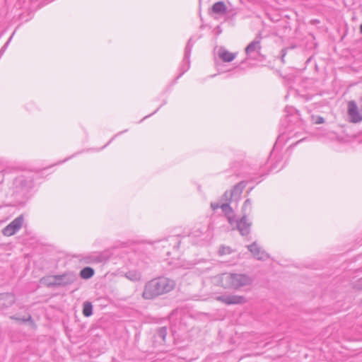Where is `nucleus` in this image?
Returning a JSON list of instances; mask_svg holds the SVG:
<instances>
[{
    "mask_svg": "<svg viewBox=\"0 0 362 362\" xmlns=\"http://www.w3.org/2000/svg\"><path fill=\"white\" fill-rule=\"evenodd\" d=\"M176 286V282L165 276L154 278L146 283L142 297L146 300H153L160 296L170 293Z\"/></svg>",
    "mask_w": 362,
    "mask_h": 362,
    "instance_id": "nucleus-1",
    "label": "nucleus"
},
{
    "mask_svg": "<svg viewBox=\"0 0 362 362\" xmlns=\"http://www.w3.org/2000/svg\"><path fill=\"white\" fill-rule=\"evenodd\" d=\"M219 281L224 288L239 290L243 287L250 286L253 279L245 274L224 273L220 276Z\"/></svg>",
    "mask_w": 362,
    "mask_h": 362,
    "instance_id": "nucleus-2",
    "label": "nucleus"
},
{
    "mask_svg": "<svg viewBox=\"0 0 362 362\" xmlns=\"http://www.w3.org/2000/svg\"><path fill=\"white\" fill-rule=\"evenodd\" d=\"M112 255V250H106L101 252H93L81 255L79 261L84 264H98L107 262Z\"/></svg>",
    "mask_w": 362,
    "mask_h": 362,
    "instance_id": "nucleus-3",
    "label": "nucleus"
},
{
    "mask_svg": "<svg viewBox=\"0 0 362 362\" xmlns=\"http://www.w3.org/2000/svg\"><path fill=\"white\" fill-rule=\"evenodd\" d=\"M261 34L257 35L255 38L245 47V52L248 59H257L261 54Z\"/></svg>",
    "mask_w": 362,
    "mask_h": 362,
    "instance_id": "nucleus-4",
    "label": "nucleus"
},
{
    "mask_svg": "<svg viewBox=\"0 0 362 362\" xmlns=\"http://www.w3.org/2000/svg\"><path fill=\"white\" fill-rule=\"evenodd\" d=\"M23 221V216H18L3 229V234L6 236H11L14 235L21 228Z\"/></svg>",
    "mask_w": 362,
    "mask_h": 362,
    "instance_id": "nucleus-5",
    "label": "nucleus"
},
{
    "mask_svg": "<svg viewBox=\"0 0 362 362\" xmlns=\"http://www.w3.org/2000/svg\"><path fill=\"white\" fill-rule=\"evenodd\" d=\"M216 300L226 305H242L247 302L245 297L239 295H222L216 298Z\"/></svg>",
    "mask_w": 362,
    "mask_h": 362,
    "instance_id": "nucleus-6",
    "label": "nucleus"
},
{
    "mask_svg": "<svg viewBox=\"0 0 362 362\" xmlns=\"http://www.w3.org/2000/svg\"><path fill=\"white\" fill-rule=\"evenodd\" d=\"M347 114L349 117V122L351 123H358L362 121V115L354 100H351L348 103Z\"/></svg>",
    "mask_w": 362,
    "mask_h": 362,
    "instance_id": "nucleus-7",
    "label": "nucleus"
},
{
    "mask_svg": "<svg viewBox=\"0 0 362 362\" xmlns=\"http://www.w3.org/2000/svg\"><path fill=\"white\" fill-rule=\"evenodd\" d=\"M233 225H235L242 235H247L250 232L252 223L247 218L246 214H244L240 220L236 221L235 219Z\"/></svg>",
    "mask_w": 362,
    "mask_h": 362,
    "instance_id": "nucleus-8",
    "label": "nucleus"
},
{
    "mask_svg": "<svg viewBox=\"0 0 362 362\" xmlns=\"http://www.w3.org/2000/svg\"><path fill=\"white\" fill-rule=\"evenodd\" d=\"M77 279L76 275L73 272H67L61 275H57V287L66 286L72 284Z\"/></svg>",
    "mask_w": 362,
    "mask_h": 362,
    "instance_id": "nucleus-9",
    "label": "nucleus"
},
{
    "mask_svg": "<svg viewBox=\"0 0 362 362\" xmlns=\"http://www.w3.org/2000/svg\"><path fill=\"white\" fill-rule=\"evenodd\" d=\"M247 249L253 255L254 257L258 260H266L269 258V255L259 247L256 242L247 245Z\"/></svg>",
    "mask_w": 362,
    "mask_h": 362,
    "instance_id": "nucleus-10",
    "label": "nucleus"
},
{
    "mask_svg": "<svg viewBox=\"0 0 362 362\" xmlns=\"http://www.w3.org/2000/svg\"><path fill=\"white\" fill-rule=\"evenodd\" d=\"M192 47H193V42H192V38H190L188 40V42L185 49L184 58L182 60L183 64L182 65V67H181L182 73L180 75L183 74L189 68V64H190L189 57H190Z\"/></svg>",
    "mask_w": 362,
    "mask_h": 362,
    "instance_id": "nucleus-11",
    "label": "nucleus"
},
{
    "mask_svg": "<svg viewBox=\"0 0 362 362\" xmlns=\"http://www.w3.org/2000/svg\"><path fill=\"white\" fill-rule=\"evenodd\" d=\"M219 58L224 62H230L236 57L237 54L230 52L224 47H220L218 52Z\"/></svg>",
    "mask_w": 362,
    "mask_h": 362,
    "instance_id": "nucleus-12",
    "label": "nucleus"
},
{
    "mask_svg": "<svg viewBox=\"0 0 362 362\" xmlns=\"http://www.w3.org/2000/svg\"><path fill=\"white\" fill-rule=\"evenodd\" d=\"M221 209H222V211L225 214L229 223L231 226H233V221H235V216L233 214V211L232 208L229 205V203H222L221 204Z\"/></svg>",
    "mask_w": 362,
    "mask_h": 362,
    "instance_id": "nucleus-13",
    "label": "nucleus"
},
{
    "mask_svg": "<svg viewBox=\"0 0 362 362\" xmlns=\"http://www.w3.org/2000/svg\"><path fill=\"white\" fill-rule=\"evenodd\" d=\"M211 9L212 13L218 15H223L227 12V7L223 1L216 2Z\"/></svg>",
    "mask_w": 362,
    "mask_h": 362,
    "instance_id": "nucleus-14",
    "label": "nucleus"
},
{
    "mask_svg": "<svg viewBox=\"0 0 362 362\" xmlns=\"http://www.w3.org/2000/svg\"><path fill=\"white\" fill-rule=\"evenodd\" d=\"M57 275L45 276L40 279V283L48 287H57Z\"/></svg>",
    "mask_w": 362,
    "mask_h": 362,
    "instance_id": "nucleus-15",
    "label": "nucleus"
},
{
    "mask_svg": "<svg viewBox=\"0 0 362 362\" xmlns=\"http://www.w3.org/2000/svg\"><path fill=\"white\" fill-rule=\"evenodd\" d=\"M124 276L132 281H138L141 279V274L137 270H129L125 273Z\"/></svg>",
    "mask_w": 362,
    "mask_h": 362,
    "instance_id": "nucleus-16",
    "label": "nucleus"
},
{
    "mask_svg": "<svg viewBox=\"0 0 362 362\" xmlns=\"http://www.w3.org/2000/svg\"><path fill=\"white\" fill-rule=\"evenodd\" d=\"M245 187V184L243 182H240L235 185L233 189L230 191V192L233 193V197H239Z\"/></svg>",
    "mask_w": 362,
    "mask_h": 362,
    "instance_id": "nucleus-17",
    "label": "nucleus"
},
{
    "mask_svg": "<svg viewBox=\"0 0 362 362\" xmlns=\"http://www.w3.org/2000/svg\"><path fill=\"white\" fill-rule=\"evenodd\" d=\"M95 274L94 269L91 267H86L80 272V276L83 279H90Z\"/></svg>",
    "mask_w": 362,
    "mask_h": 362,
    "instance_id": "nucleus-18",
    "label": "nucleus"
},
{
    "mask_svg": "<svg viewBox=\"0 0 362 362\" xmlns=\"http://www.w3.org/2000/svg\"><path fill=\"white\" fill-rule=\"evenodd\" d=\"M83 314L86 317H90L93 314V305L90 302H85L83 305Z\"/></svg>",
    "mask_w": 362,
    "mask_h": 362,
    "instance_id": "nucleus-19",
    "label": "nucleus"
},
{
    "mask_svg": "<svg viewBox=\"0 0 362 362\" xmlns=\"http://www.w3.org/2000/svg\"><path fill=\"white\" fill-rule=\"evenodd\" d=\"M252 211V201L247 199L245 201L243 206V211L244 214L250 213Z\"/></svg>",
    "mask_w": 362,
    "mask_h": 362,
    "instance_id": "nucleus-20",
    "label": "nucleus"
},
{
    "mask_svg": "<svg viewBox=\"0 0 362 362\" xmlns=\"http://www.w3.org/2000/svg\"><path fill=\"white\" fill-rule=\"evenodd\" d=\"M232 252V250L228 246L221 245L218 250V255L222 256L229 255Z\"/></svg>",
    "mask_w": 362,
    "mask_h": 362,
    "instance_id": "nucleus-21",
    "label": "nucleus"
},
{
    "mask_svg": "<svg viewBox=\"0 0 362 362\" xmlns=\"http://www.w3.org/2000/svg\"><path fill=\"white\" fill-rule=\"evenodd\" d=\"M158 336L165 341L167 335V328L165 327H160L158 330Z\"/></svg>",
    "mask_w": 362,
    "mask_h": 362,
    "instance_id": "nucleus-22",
    "label": "nucleus"
},
{
    "mask_svg": "<svg viewBox=\"0 0 362 362\" xmlns=\"http://www.w3.org/2000/svg\"><path fill=\"white\" fill-rule=\"evenodd\" d=\"M233 197V193H231L230 191H226L223 194L222 199L228 203L232 199Z\"/></svg>",
    "mask_w": 362,
    "mask_h": 362,
    "instance_id": "nucleus-23",
    "label": "nucleus"
},
{
    "mask_svg": "<svg viewBox=\"0 0 362 362\" xmlns=\"http://www.w3.org/2000/svg\"><path fill=\"white\" fill-rule=\"evenodd\" d=\"M11 318L14 319L18 321H22V322L30 321L32 320V317L30 315H29V317L28 318H20V317H11Z\"/></svg>",
    "mask_w": 362,
    "mask_h": 362,
    "instance_id": "nucleus-24",
    "label": "nucleus"
},
{
    "mask_svg": "<svg viewBox=\"0 0 362 362\" xmlns=\"http://www.w3.org/2000/svg\"><path fill=\"white\" fill-rule=\"evenodd\" d=\"M221 204L220 203L218 202H213L211 204V207L212 208L213 210H216L219 208H221Z\"/></svg>",
    "mask_w": 362,
    "mask_h": 362,
    "instance_id": "nucleus-25",
    "label": "nucleus"
},
{
    "mask_svg": "<svg viewBox=\"0 0 362 362\" xmlns=\"http://www.w3.org/2000/svg\"><path fill=\"white\" fill-rule=\"evenodd\" d=\"M325 122V119L322 117L318 116L317 117L315 123L320 124H323Z\"/></svg>",
    "mask_w": 362,
    "mask_h": 362,
    "instance_id": "nucleus-26",
    "label": "nucleus"
},
{
    "mask_svg": "<svg viewBox=\"0 0 362 362\" xmlns=\"http://www.w3.org/2000/svg\"><path fill=\"white\" fill-rule=\"evenodd\" d=\"M199 233H201V232H200V231H197V230H196V231L193 232V233H192V234H193V235H194V236H199Z\"/></svg>",
    "mask_w": 362,
    "mask_h": 362,
    "instance_id": "nucleus-27",
    "label": "nucleus"
},
{
    "mask_svg": "<svg viewBox=\"0 0 362 362\" xmlns=\"http://www.w3.org/2000/svg\"><path fill=\"white\" fill-rule=\"evenodd\" d=\"M303 140H304V139L299 140V141H298V142H296L294 145H296L298 143H300V142H301V141H303Z\"/></svg>",
    "mask_w": 362,
    "mask_h": 362,
    "instance_id": "nucleus-28",
    "label": "nucleus"
},
{
    "mask_svg": "<svg viewBox=\"0 0 362 362\" xmlns=\"http://www.w3.org/2000/svg\"><path fill=\"white\" fill-rule=\"evenodd\" d=\"M360 32L362 33V24L360 25Z\"/></svg>",
    "mask_w": 362,
    "mask_h": 362,
    "instance_id": "nucleus-29",
    "label": "nucleus"
},
{
    "mask_svg": "<svg viewBox=\"0 0 362 362\" xmlns=\"http://www.w3.org/2000/svg\"><path fill=\"white\" fill-rule=\"evenodd\" d=\"M285 57V53L283 54L282 55V61H284V57Z\"/></svg>",
    "mask_w": 362,
    "mask_h": 362,
    "instance_id": "nucleus-30",
    "label": "nucleus"
}]
</instances>
